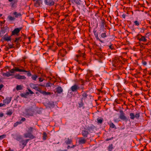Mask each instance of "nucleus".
I'll return each instance as SVG.
<instances>
[{"mask_svg":"<svg viewBox=\"0 0 151 151\" xmlns=\"http://www.w3.org/2000/svg\"><path fill=\"white\" fill-rule=\"evenodd\" d=\"M34 112V109L31 107L25 109L24 114L26 116H33Z\"/></svg>","mask_w":151,"mask_h":151,"instance_id":"nucleus-1","label":"nucleus"},{"mask_svg":"<svg viewBox=\"0 0 151 151\" xmlns=\"http://www.w3.org/2000/svg\"><path fill=\"white\" fill-rule=\"evenodd\" d=\"M92 129V127H89L87 129H85L82 131V134L84 138H86L88 137V135L89 134V132L91 131Z\"/></svg>","mask_w":151,"mask_h":151,"instance_id":"nucleus-2","label":"nucleus"},{"mask_svg":"<svg viewBox=\"0 0 151 151\" xmlns=\"http://www.w3.org/2000/svg\"><path fill=\"white\" fill-rule=\"evenodd\" d=\"M146 37L142 36L141 35H138L137 36V38L139 41L144 42H146L147 41Z\"/></svg>","mask_w":151,"mask_h":151,"instance_id":"nucleus-3","label":"nucleus"},{"mask_svg":"<svg viewBox=\"0 0 151 151\" xmlns=\"http://www.w3.org/2000/svg\"><path fill=\"white\" fill-rule=\"evenodd\" d=\"M120 115L119 117L122 120H123L127 121V117L125 115V114L122 110H120L119 111Z\"/></svg>","mask_w":151,"mask_h":151,"instance_id":"nucleus-4","label":"nucleus"},{"mask_svg":"<svg viewBox=\"0 0 151 151\" xmlns=\"http://www.w3.org/2000/svg\"><path fill=\"white\" fill-rule=\"evenodd\" d=\"M121 64V62L117 59H114L113 61V66L115 67H119L120 66V64Z\"/></svg>","mask_w":151,"mask_h":151,"instance_id":"nucleus-5","label":"nucleus"},{"mask_svg":"<svg viewBox=\"0 0 151 151\" xmlns=\"http://www.w3.org/2000/svg\"><path fill=\"white\" fill-rule=\"evenodd\" d=\"M79 86L77 84H75L73 86L70 88V90L73 92L76 91L80 89Z\"/></svg>","mask_w":151,"mask_h":151,"instance_id":"nucleus-6","label":"nucleus"},{"mask_svg":"<svg viewBox=\"0 0 151 151\" xmlns=\"http://www.w3.org/2000/svg\"><path fill=\"white\" fill-rule=\"evenodd\" d=\"M67 53L66 50L65 49H62L60 50L58 52V55L64 57Z\"/></svg>","mask_w":151,"mask_h":151,"instance_id":"nucleus-7","label":"nucleus"},{"mask_svg":"<svg viewBox=\"0 0 151 151\" xmlns=\"http://www.w3.org/2000/svg\"><path fill=\"white\" fill-rule=\"evenodd\" d=\"M45 4L48 6H52L54 4V2L53 0H45Z\"/></svg>","mask_w":151,"mask_h":151,"instance_id":"nucleus-8","label":"nucleus"},{"mask_svg":"<svg viewBox=\"0 0 151 151\" xmlns=\"http://www.w3.org/2000/svg\"><path fill=\"white\" fill-rule=\"evenodd\" d=\"M37 85H38L37 84H34L33 83H31L30 84V86L31 88H33L36 91H38L40 93L41 90L40 88L37 87Z\"/></svg>","mask_w":151,"mask_h":151,"instance_id":"nucleus-9","label":"nucleus"},{"mask_svg":"<svg viewBox=\"0 0 151 151\" xmlns=\"http://www.w3.org/2000/svg\"><path fill=\"white\" fill-rule=\"evenodd\" d=\"M24 137L26 138H29L32 139H33L35 137V136L32 135V133L28 132L24 134Z\"/></svg>","mask_w":151,"mask_h":151,"instance_id":"nucleus-10","label":"nucleus"},{"mask_svg":"<svg viewBox=\"0 0 151 151\" xmlns=\"http://www.w3.org/2000/svg\"><path fill=\"white\" fill-rule=\"evenodd\" d=\"M22 28H15L14 30L12 32V35H17L19 32L22 29Z\"/></svg>","mask_w":151,"mask_h":151,"instance_id":"nucleus-11","label":"nucleus"},{"mask_svg":"<svg viewBox=\"0 0 151 151\" xmlns=\"http://www.w3.org/2000/svg\"><path fill=\"white\" fill-rule=\"evenodd\" d=\"M14 78H15L16 79H25L26 78V77L25 76H21L19 74H16L14 76Z\"/></svg>","mask_w":151,"mask_h":151,"instance_id":"nucleus-12","label":"nucleus"},{"mask_svg":"<svg viewBox=\"0 0 151 151\" xmlns=\"http://www.w3.org/2000/svg\"><path fill=\"white\" fill-rule=\"evenodd\" d=\"M86 140L83 137H80L79 138L78 143L79 144H84L86 143Z\"/></svg>","mask_w":151,"mask_h":151,"instance_id":"nucleus-13","label":"nucleus"},{"mask_svg":"<svg viewBox=\"0 0 151 151\" xmlns=\"http://www.w3.org/2000/svg\"><path fill=\"white\" fill-rule=\"evenodd\" d=\"M63 89L60 86H58L56 88V92L58 93H61L63 92Z\"/></svg>","mask_w":151,"mask_h":151,"instance_id":"nucleus-14","label":"nucleus"},{"mask_svg":"<svg viewBox=\"0 0 151 151\" xmlns=\"http://www.w3.org/2000/svg\"><path fill=\"white\" fill-rule=\"evenodd\" d=\"M29 139H26L25 140L22 139L20 142L24 145L23 147L26 146L27 143L28 142Z\"/></svg>","mask_w":151,"mask_h":151,"instance_id":"nucleus-15","label":"nucleus"},{"mask_svg":"<svg viewBox=\"0 0 151 151\" xmlns=\"http://www.w3.org/2000/svg\"><path fill=\"white\" fill-rule=\"evenodd\" d=\"M42 0H37L35 4V6L36 7L39 6L42 4Z\"/></svg>","mask_w":151,"mask_h":151,"instance_id":"nucleus-16","label":"nucleus"},{"mask_svg":"<svg viewBox=\"0 0 151 151\" xmlns=\"http://www.w3.org/2000/svg\"><path fill=\"white\" fill-rule=\"evenodd\" d=\"M12 97H7L6 99L4 100V103L7 104L9 103L11 101Z\"/></svg>","mask_w":151,"mask_h":151,"instance_id":"nucleus-17","label":"nucleus"},{"mask_svg":"<svg viewBox=\"0 0 151 151\" xmlns=\"http://www.w3.org/2000/svg\"><path fill=\"white\" fill-rule=\"evenodd\" d=\"M13 14L15 15V18H18L19 17H21L22 16V14L21 13H18L16 12H15L13 13Z\"/></svg>","mask_w":151,"mask_h":151,"instance_id":"nucleus-18","label":"nucleus"},{"mask_svg":"<svg viewBox=\"0 0 151 151\" xmlns=\"http://www.w3.org/2000/svg\"><path fill=\"white\" fill-rule=\"evenodd\" d=\"M11 36L9 37H6V35L4 36L3 39L4 40L6 41H8L11 40Z\"/></svg>","mask_w":151,"mask_h":151,"instance_id":"nucleus-19","label":"nucleus"},{"mask_svg":"<svg viewBox=\"0 0 151 151\" xmlns=\"http://www.w3.org/2000/svg\"><path fill=\"white\" fill-rule=\"evenodd\" d=\"M100 31L101 32H106V29L104 26H100Z\"/></svg>","mask_w":151,"mask_h":151,"instance_id":"nucleus-20","label":"nucleus"},{"mask_svg":"<svg viewBox=\"0 0 151 151\" xmlns=\"http://www.w3.org/2000/svg\"><path fill=\"white\" fill-rule=\"evenodd\" d=\"M15 71H16L19 72H27V70H24V69H19L18 67H15Z\"/></svg>","mask_w":151,"mask_h":151,"instance_id":"nucleus-21","label":"nucleus"},{"mask_svg":"<svg viewBox=\"0 0 151 151\" xmlns=\"http://www.w3.org/2000/svg\"><path fill=\"white\" fill-rule=\"evenodd\" d=\"M85 54L84 53H80L78 55H76V57L77 58H79L80 57H82L83 59H85Z\"/></svg>","mask_w":151,"mask_h":151,"instance_id":"nucleus-22","label":"nucleus"},{"mask_svg":"<svg viewBox=\"0 0 151 151\" xmlns=\"http://www.w3.org/2000/svg\"><path fill=\"white\" fill-rule=\"evenodd\" d=\"M12 75H13V74L10 73L9 72H7L6 73H3V76H5L7 77L11 76Z\"/></svg>","mask_w":151,"mask_h":151,"instance_id":"nucleus-23","label":"nucleus"},{"mask_svg":"<svg viewBox=\"0 0 151 151\" xmlns=\"http://www.w3.org/2000/svg\"><path fill=\"white\" fill-rule=\"evenodd\" d=\"M40 93L45 95H50L51 94V93L50 92H46L45 91L42 90L40 91Z\"/></svg>","mask_w":151,"mask_h":151,"instance_id":"nucleus-24","label":"nucleus"},{"mask_svg":"<svg viewBox=\"0 0 151 151\" xmlns=\"http://www.w3.org/2000/svg\"><path fill=\"white\" fill-rule=\"evenodd\" d=\"M79 106L78 107L79 108H81L83 107V109L84 108V107L83 106L84 104L83 101V100H81V101L80 103H78Z\"/></svg>","mask_w":151,"mask_h":151,"instance_id":"nucleus-25","label":"nucleus"},{"mask_svg":"<svg viewBox=\"0 0 151 151\" xmlns=\"http://www.w3.org/2000/svg\"><path fill=\"white\" fill-rule=\"evenodd\" d=\"M82 96L83 97L81 98V100H83V99H86L88 96V94L86 92H84L83 93L82 95Z\"/></svg>","mask_w":151,"mask_h":151,"instance_id":"nucleus-26","label":"nucleus"},{"mask_svg":"<svg viewBox=\"0 0 151 151\" xmlns=\"http://www.w3.org/2000/svg\"><path fill=\"white\" fill-rule=\"evenodd\" d=\"M97 123H98V124H102L103 121V119L102 118H98L97 119Z\"/></svg>","mask_w":151,"mask_h":151,"instance_id":"nucleus-27","label":"nucleus"},{"mask_svg":"<svg viewBox=\"0 0 151 151\" xmlns=\"http://www.w3.org/2000/svg\"><path fill=\"white\" fill-rule=\"evenodd\" d=\"M92 76V74L91 73L90 71H89L88 72V73H87V74L86 76V78L88 80L89 78L91 76Z\"/></svg>","mask_w":151,"mask_h":151,"instance_id":"nucleus-28","label":"nucleus"},{"mask_svg":"<svg viewBox=\"0 0 151 151\" xmlns=\"http://www.w3.org/2000/svg\"><path fill=\"white\" fill-rule=\"evenodd\" d=\"M7 18L10 21L14 20L15 19V17H12L10 15L8 16Z\"/></svg>","mask_w":151,"mask_h":151,"instance_id":"nucleus-29","label":"nucleus"},{"mask_svg":"<svg viewBox=\"0 0 151 151\" xmlns=\"http://www.w3.org/2000/svg\"><path fill=\"white\" fill-rule=\"evenodd\" d=\"M72 142V140L71 139H69L68 138L67 139V140L65 141V143L67 145L70 144Z\"/></svg>","mask_w":151,"mask_h":151,"instance_id":"nucleus-30","label":"nucleus"},{"mask_svg":"<svg viewBox=\"0 0 151 151\" xmlns=\"http://www.w3.org/2000/svg\"><path fill=\"white\" fill-rule=\"evenodd\" d=\"M43 140H46L47 139V133L45 132H44L43 133Z\"/></svg>","mask_w":151,"mask_h":151,"instance_id":"nucleus-31","label":"nucleus"},{"mask_svg":"<svg viewBox=\"0 0 151 151\" xmlns=\"http://www.w3.org/2000/svg\"><path fill=\"white\" fill-rule=\"evenodd\" d=\"M33 128L32 127H30L28 128L27 132L32 133L33 132Z\"/></svg>","mask_w":151,"mask_h":151,"instance_id":"nucleus-32","label":"nucleus"},{"mask_svg":"<svg viewBox=\"0 0 151 151\" xmlns=\"http://www.w3.org/2000/svg\"><path fill=\"white\" fill-rule=\"evenodd\" d=\"M16 139L18 141L20 142L22 139L21 136L19 135L17 136Z\"/></svg>","mask_w":151,"mask_h":151,"instance_id":"nucleus-33","label":"nucleus"},{"mask_svg":"<svg viewBox=\"0 0 151 151\" xmlns=\"http://www.w3.org/2000/svg\"><path fill=\"white\" fill-rule=\"evenodd\" d=\"M37 77L38 76L36 75H32L31 77L32 79L34 81H36Z\"/></svg>","mask_w":151,"mask_h":151,"instance_id":"nucleus-34","label":"nucleus"},{"mask_svg":"<svg viewBox=\"0 0 151 151\" xmlns=\"http://www.w3.org/2000/svg\"><path fill=\"white\" fill-rule=\"evenodd\" d=\"M110 127L112 128H116L115 125L112 122H111L109 124Z\"/></svg>","mask_w":151,"mask_h":151,"instance_id":"nucleus-35","label":"nucleus"},{"mask_svg":"<svg viewBox=\"0 0 151 151\" xmlns=\"http://www.w3.org/2000/svg\"><path fill=\"white\" fill-rule=\"evenodd\" d=\"M129 115L130 116V118L131 119H134L135 118L134 117V114L133 113H130V114Z\"/></svg>","mask_w":151,"mask_h":151,"instance_id":"nucleus-36","label":"nucleus"},{"mask_svg":"<svg viewBox=\"0 0 151 151\" xmlns=\"http://www.w3.org/2000/svg\"><path fill=\"white\" fill-rule=\"evenodd\" d=\"M12 110L10 109L9 111H7L6 114L7 115L11 116L12 114Z\"/></svg>","mask_w":151,"mask_h":151,"instance_id":"nucleus-37","label":"nucleus"},{"mask_svg":"<svg viewBox=\"0 0 151 151\" xmlns=\"http://www.w3.org/2000/svg\"><path fill=\"white\" fill-rule=\"evenodd\" d=\"M94 35L95 36V37H96V39L97 40H99L101 42H103L98 37V34L97 33H95V34H94Z\"/></svg>","mask_w":151,"mask_h":151,"instance_id":"nucleus-38","label":"nucleus"},{"mask_svg":"<svg viewBox=\"0 0 151 151\" xmlns=\"http://www.w3.org/2000/svg\"><path fill=\"white\" fill-rule=\"evenodd\" d=\"M22 123V122L20 121L19 122H17L15 123L14 124V127H17L18 124H20Z\"/></svg>","mask_w":151,"mask_h":151,"instance_id":"nucleus-39","label":"nucleus"},{"mask_svg":"<svg viewBox=\"0 0 151 151\" xmlns=\"http://www.w3.org/2000/svg\"><path fill=\"white\" fill-rule=\"evenodd\" d=\"M106 32H104L102 33L101 35V37L102 38L106 37L107 36L106 33Z\"/></svg>","mask_w":151,"mask_h":151,"instance_id":"nucleus-40","label":"nucleus"},{"mask_svg":"<svg viewBox=\"0 0 151 151\" xmlns=\"http://www.w3.org/2000/svg\"><path fill=\"white\" fill-rule=\"evenodd\" d=\"M9 71L10 73L12 74L15 73V68L11 69Z\"/></svg>","mask_w":151,"mask_h":151,"instance_id":"nucleus-41","label":"nucleus"},{"mask_svg":"<svg viewBox=\"0 0 151 151\" xmlns=\"http://www.w3.org/2000/svg\"><path fill=\"white\" fill-rule=\"evenodd\" d=\"M139 116H140L139 113V112L136 113V114L135 115H134L135 118H136L137 119H138L139 118Z\"/></svg>","mask_w":151,"mask_h":151,"instance_id":"nucleus-42","label":"nucleus"},{"mask_svg":"<svg viewBox=\"0 0 151 151\" xmlns=\"http://www.w3.org/2000/svg\"><path fill=\"white\" fill-rule=\"evenodd\" d=\"M16 88L18 91L21 90L22 89V86L21 85H17L16 87Z\"/></svg>","mask_w":151,"mask_h":151,"instance_id":"nucleus-43","label":"nucleus"},{"mask_svg":"<svg viewBox=\"0 0 151 151\" xmlns=\"http://www.w3.org/2000/svg\"><path fill=\"white\" fill-rule=\"evenodd\" d=\"M74 1L76 4H80L81 0H74Z\"/></svg>","mask_w":151,"mask_h":151,"instance_id":"nucleus-44","label":"nucleus"},{"mask_svg":"<svg viewBox=\"0 0 151 151\" xmlns=\"http://www.w3.org/2000/svg\"><path fill=\"white\" fill-rule=\"evenodd\" d=\"M135 25L136 26H138L140 24V23L138 21H135L134 22Z\"/></svg>","mask_w":151,"mask_h":151,"instance_id":"nucleus-45","label":"nucleus"},{"mask_svg":"<svg viewBox=\"0 0 151 151\" xmlns=\"http://www.w3.org/2000/svg\"><path fill=\"white\" fill-rule=\"evenodd\" d=\"M27 72H27V76H32V75L31 73L30 72V71H27Z\"/></svg>","mask_w":151,"mask_h":151,"instance_id":"nucleus-46","label":"nucleus"},{"mask_svg":"<svg viewBox=\"0 0 151 151\" xmlns=\"http://www.w3.org/2000/svg\"><path fill=\"white\" fill-rule=\"evenodd\" d=\"M6 137V135L3 134V135L0 136V140H1L4 138Z\"/></svg>","mask_w":151,"mask_h":151,"instance_id":"nucleus-47","label":"nucleus"},{"mask_svg":"<svg viewBox=\"0 0 151 151\" xmlns=\"http://www.w3.org/2000/svg\"><path fill=\"white\" fill-rule=\"evenodd\" d=\"M21 38V37H19L18 38H16L15 40L14 41V42H17L18 41L20 40Z\"/></svg>","mask_w":151,"mask_h":151,"instance_id":"nucleus-48","label":"nucleus"},{"mask_svg":"<svg viewBox=\"0 0 151 151\" xmlns=\"http://www.w3.org/2000/svg\"><path fill=\"white\" fill-rule=\"evenodd\" d=\"M105 24V21L104 20H102L101 22V23L100 26H104V25Z\"/></svg>","mask_w":151,"mask_h":151,"instance_id":"nucleus-49","label":"nucleus"},{"mask_svg":"<svg viewBox=\"0 0 151 151\" xmlns=\"http://www.w3.org/2000/svg\"><path fill=\"white\" fill-rule=\"evenodd\" d=\"M50 84L51 83H47L46 85V87H50L51 86Z\"/></svg>","mask_w":151,"mask_h":151,"instance_id":"nucleus-50","label":"nucleus"},{"mask_svg":"<svg viewBox=\"0 0 151 151\" xmlns=\"http://www.w3.org/2000/svg\"><path fill=\"white\" fill-rule=\"evenodd\" d=\"M8 45V46L9 47V48L11 49V48H13L14 47L13 46V45H11V44H9Z\"/></svg>","mask_w":151,"mask_h":151,"instance_id":"nucleus-51","label":"nucleus"},{"mask_svg":"<svg viewBox=\"0 0 151 151\" xmlns=\"http://www.w3.org/2000/svg\"><path fill=\"white\" fill-rule=\"evenodd\" d=\"M109 48L111 50H113L114 49V46L111 45H110L109 46Z\"/></svg>","mask_w":151,"mask_h":151,"instance_id":"nucleus-52","label":"nucleus"},{"mask_svg":"<svg viewBox=\"0 0 151 151\" xmlns=\"http://www.w3.org/2000/svg\"><path fill=\"white\" fill-rule=\"evenodd\" d=\"M28 91L31 94H33L34 93L30 89H28Z\"/></svg>","mask_w":151,"mask_h":151,"instance_id":"nucleus-53","label":"nucleus"},{"mask_svg":"<svg viewBox=\"0 0 151 151\" xmlns=\"http://www.w3.org/2000/svg\"><path fill=\"white\" fill-rule=\"evenodd\" d=\"M142 63L144 65H147V63L145 61H142Z\"/></svg>","mask_w":151,"mask_h":151,"instance_id":"nucleus-54","label":"nucleus"},{"mask_svg":"<svg viewBox=\"0 0 151 151\" xmlns=\"http://www.w3.org/2000/svg\"><path fill=\"white\" fill-rule=\"evenodd\" d=\"M39 81L40 82H42L43 81V79H42L41 78H39Z\"/></svg>","mask_w":151,"mask_h":151,"instance_id":"nucleus-55","label":"nucleus"},{"mask_svg":"<svg viewBox=\"0 0 151 151\" xmlns=\"http://www.w3.org/2000/svg\"><path fill=\"white\" fill-rule=\"evenodd\" d=\"M25 120H26L25 118H24L23 117V118H22V119L21 120V121H22V122H24Z\"/></svg>","mask_w":151,"mask_h":151,"instance_id":"nucleus-56","label":"nucleus"},{"mask_svg":"<svg viewBox=\"0 0 151 151\" xmlns=\"http://www.w3.org/2000/svg\"><path fill=\"white\" fill-rule=\"evenodd\" d=\"M4 114L3 113H0V118L4 116Z\"/></svg>","mask_w":151,"mask_h":151,"instance_id":"nucleus-57","label":"nucleus"},{"mask_svg":"<svg viewBox=\"0 0 151 151\" xmlns=\"http://www.w3.org/2000/svg\"><path fill=\"white\" fill-rule=\"evenodd\" d=\"M113 137H111V138H109V139H106V141H109V140H110L113 139Z\"/></svg>","mask_w":151,"mask_h":151,"instance_id":"nucleus-58","label":"nucleus"},{"mask_svg":"<svg viewBox=\"0 0 151 151\" xmlns=\"http://www.w3.org/2000/svg\"><path fill=\"white\" fill-rule=\"evenodd\" d=\"M4 87V85L2 84L0 85V90H1V88Z\"/></svg>","mask_w":151,"mask_h":151,"instance_id":"nucleus-59","label":"nucleus"},{"mask_svg":"<svg viewBox=\"0 0 151 151\" xmlns=\"http://www.w3.org/2000/svg\"><path fill=\"white\" fill-rule=\"evenodd\" d=\"M79 58H76V59H75V60L77 61V62H80V61L79 60H78V59Z\"/></svg>","mask_w":151,"mask_h":151,"instance_id":"nucleus-60","label":"nucleus"},{"mask_svg":"<svg viewBox=\"0 0 151 151\" xmlns=\"http://www.w3.org/2000/svg\"><path fill=\"white\" fill-rule=\"evenodd\" d=\"M9 49V47H6L5 48V50L6 51H8Z\"/></svg>","mask_w":151,"mask_h":151,"instance_id":"nucleus-61","label":"nucleus"},{"mask_svg":"<svg viewBox=\"0 0 151 151\" xmlns=\"http://www.w3.org/2000/svg\"><path fill=\"white\" fill-rule=\"evenodd\" d=\"M4 105V104H3L2 103H0V107Z\"/></svg>","mask_w":151,"mask_h":151,"instance_id":"nucleus-62","label":"nucleus"},{"mask_svg":"<svg viewBox=\"0 0 151 151\" xmlns=\"http://www.w3.org/2000/svg\"><path fill=\"white\" fill-rule=\"evenodd\" d=\"M122 17H123V18H125V16H125V14H123L122 15Z\"/></svg>","mask_w":151,"mask_h":151,"instance_id":"nucleus-63","label":"nucleus"},{"mask_svg":"<svg viewBox=\"0 0 151 151\" xmlns=\"http://www.w3.org/2000/svg\"><path fill=\"white\" fill-rule=\"evenodd\" d=\"M62 44H61V43H58L57 44V45L59 46H61V45H62Z\"/></svg>","mask_w":151,"mask_h":151,"instance_id":"nucleus-64","label":"nucleus"}]
</instances>
